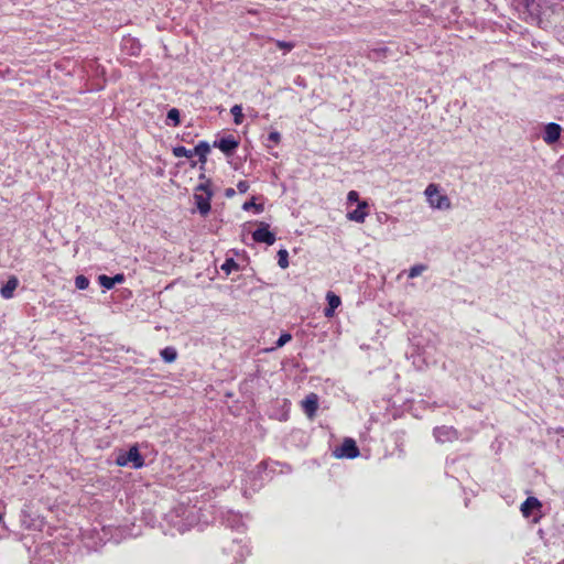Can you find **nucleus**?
<instances>
[{
  "label": "nucleus",
  "mask_w": 564,
  "mask_h": 564,
  "mask_svg": "<svg viewBox=\"0 0 564 564\" xmlns=\"http://www.w3.org/2000/svg\"><path fill=\"white\" fill-rule=\"evenodd\" d=\"M424 195L432 209L448 210L452 208L449 197L441 192L437 184H429L424 191Z\"/></svg>",
  "instance_id": "f257e3e1"
},
{
  "label": "nucleus",
  "mask_w": 564,
  "mask_h": 564,
  "mask_svg": "<svg viewBox=\"0 0 564 564\" xmlns=\"http://www.w3.org/2000/svg\"><path fill=\"white\" fill-rule=\"evenodd\" d=\"M116 463L119 466H127L132 464L134 468H141L144 465V460L139 453L137 445L130 447L128 452L119 454Z\"/></svg>",
  "instance_id": "f03ea898"
},
{
  "label": "nucleus",
  "mask_w": 564,
  "mask_h": 564,
  "mask_svg": "<svg viewBox=\"0 0 564 564\" xmlns=\"http://www.w3.org/2000/svg\"><path fill=\"white\" fill-rule=\"evenodd\" d=\"M334 454L338 458H356L359 455V449L354 440L346 438L341 446L335 449Z\"/></svg>",
  "instance_id": "7ed1b4c3"
},
{
  "label": "nucleus",
  "mask_w": 564,
  "mask_h": 564,
  "mask_svg": "<svg viewBox=\"0 0 564 564\" xmlns=\"http://www.w3.org/2000/svg\"><path fill=\"white\" fill-rule=\"evenodd\" d=\"M254 241L264 242L272 246L275 242V236L269 230L267 224H261L260 227L252 234Z\"/></svg>",
  "instance_id": "20e7f679"
},
{
  "label": "nucleus",
  "mask_w": 564,
  "mask_h": 564,
  "mask_svg": "<svg viewBox=\"0 0 564 564\" xmlns=\"http://www.w3.org/2000/svg\"><path fill=\"white\" fill-rule=\"evenodd\" d=\"M562 128L560 124L551 122L545 126L543 140L547 144L555 143L561 137Z\"/></svg>",
  "instance_id": "39448f33"
},
{
  "label": "nucleus",
  "mask_w": 564,
  "mask_h": 564,
  "mask_svg": "<svg viewBox=\"0 0 564 564\" xmlns=\"http://www.w3.org/2000/svg\"><path fill=\"white\" fill-rule=\"evenodd\" d=\"M212 196V192H207V194L195 193L194 195L197 209L203 216L207 215L210 210Z\"/></svg>",
  "instance_id": "423d86ee"
},
{
  "label": "nucleus",
  "mask_w": 564,
  "mask_h": 564,
  "mask_svg": "<svg viewBox=\"0 0 564 564\" xmlns=\"http://www.w3.org/2000/svg\"><path fill=\"white\" fill-rule=\"evenodd\" d=\"M434 436L437 442H451L457 437L456 431L449 426H441L434 430Z\"/></svg>",
  "instance_id": "0eeeda50"
},
{
  "label": "nucleus",
  "mask_w": 564,
  "mask_h": 564,
  "mask_svg": "<svg viewBox=\"0 0 564 564\" xmlns=\"http://www.w3.org/2000/svg\"><path fill=\"white\" fill-rule=\"evenodd\" d=\"M302 406L306 415L312 419L318 409V397L315 393H310L303 401Z\"/></svg>",
  "instance_id": "6e6552de"
},
{
  "label": "nucleus",
  "mask_w": 564,
  "mask_h": 564,
  "mask_svg": "<svg viewBox=\"0 0 564 564\" xmlns=\"http://www.w3.org/2000/svg\"><path fill=\"white\" fill-rule=\"evenodd\" d=\"M368 207V203L366 200L358 202V206L355 210L349 212L347 214V218L349 220L362 224L367 217L366 208Z\"/></svg>",
  "instance_id": "1a4fd4ad"
},
{
  "label": "nucleus",
  "mask_w": 564,
  "mask_h": 564,
  "mask_svg": "<svg viewBox=\"0 0 564 564\" xmlns=\"http://www.w3.org/2000/svg\"><path fill=\"white\" fill-rule=\"evenodd\" d=\"M18 286L19 279L15 275H11L7 283L0 289V295L6 300H10L13 297Z\"/></svg>",
  "instance_id": "9d476101"
},
{
  "label": "nucleus",
  "mask_w": 564,
  "mask_h": 564,
  "mask_svg": "<svg viewBox=\"0 0 564 564\" xmlns=\"http://www.w3.org/2000/svg\"><path fill=\"white\" fill-rule=\"evenodd\" d=\"M215 145L219 148L225 154L229 155L236 150L238 142L234 138L229 137L223 138L218 142H215Z\"/></svg>",
  "instance_id": "9b49d317"
},
{
  "label": "nucleus",
  "mask_w": 564,
  "mask_h": 564,
  "mask_svg": "<svg viewBox=\"0 0 564 564\" xmlns=\"http://www.w3.org/2000/svg\"><path fill=\"white\" fill-rule=\"evenodd\" d=\"M541 507L540 501L534 497H529L521 506V511L524 517H529L534 509Z\"/></svg>",
  "instance_id": "f8f14e48"
},
{
  "label": "nucleus",
  "mask_w": 564,
  "mask_h": 564,
  "mask_svg": "<svg viewBox=\"0 0 564 564\" xmlns=\"http://www.w3.org/2000/svg\"><path fill=\"white\" fill-rule=\"evenodd\" d=\"M210 151V147L207 142L202 141L193 149V156L198 155L202 163L206 162V156Z\"/></svg>",
  "instance_id": "ddd939ff"
},
{
  "label": "nucleus",
  "mask_w": 564,
  "mask_h": 564,
  "mask_svg": "<svg viewBox=\"0 0 564 564\" xmlns=\"http://www.w3.org/2000/svg\"><path fill=\"white\" fill-rule=\"evenodd\" d=\"M161 357L165 362H173L177 357V352L173 347H165L161 350Z\"/></svg>",
  "instance_id": "4468645a"
},
{
  "label": "nucleus",
  "mask_w": 564,
  "mask_h": 564,
  "mask_svg": "<svg viewBox=\"0 0 564 564\" xmlns=\"http://www.w3.org/2000/svg\"><path fill=\"white\" fill-rule=\"evenodd\" d=\"M278 264L282 269H286L289 267V252L285 249L279 250Z\"/></svg>",
  "instance_id": "2eb2a0df"
},
{
  "label": "nucleus",
  "mask_w": 564,
  "mask_h": 564,
  "mask_svg": "<svg viewBox=\"0 0 564 564\" xmlns=\"http://www.w3.org/2000/svg\"><path fill=\"white\" fill-rule=\"evenodd\" d=\"M173 154L176 158H193V150L186 149L185 147H175Z\"/></svg>",
  "instance_id": "dca6fc26"
},
{
  "label": "nucleus",
  "mask_w": 564,
  "mask_h": 564,
  "mask_svg": "<svg viewBox=\"0 0 564 564\" xmlns=\"http://www.w3.org/2000/svg\"><path fill=\"white\" fill-rule=\"evenodd\" d=\"M326 300H327L328 306L334 310H336L341 304L340 297L337 296L333 292H327Z\"/></svg>",
  "instance_id": "f3484780"
},
{
  "label": "nucleus",
  "mask_w": 564,
  "mask_h": 564,
  "mask_svg": "<svg viewBox=\"0 0 564 564\" xmlns=\"http://www.w3.org/2000/svg\"><path fill=\"white\" fill-rule=\"evenodd\" d=\"M238 269V264L235 262L234 259H227L223 265H221V270L228 275L230 274L232 271H236Z\"/></svg>",
  "instance_id": "a211bd4d"
},
{
  "label": "nucleus",
  "mask_w": 564,
  "mask_h": 564,
  "mask_svg": "<svg viewBox=\"0 0 564 564\" xmlns=\"http://www.w3.org/2000/svg\"><path fill=\"white\" fill-rule=\"evenodd\" d=\"M231 113L234 116V121L236 124H240L242 122V119H243V115H242V108L240 105H235L232 108H231Z\"/></svg>",
  "instance_id": "6ab92c4d"
},
{
  "label": "nucleus",
  "mask_w": 564,
  "mask_h": 564,
  "mask_svg": "<svg viewBox=\"0 0 564 564\" xmlns=\"http://www.w3.org/2000/svg\"><path fill=\"white\" fill-rule=\"evenodd\" d=\"M426 265L424 264H416V265H413L410 270H409V278L411 279H414L419 275H421L425 270H426Z\"/></svg>",
  "instance_id": "aec40b11"
},
{
  "label": "nucleus",
  "mask_w": 564,
  "mask_h": 564,
  "mask_svg": "<svg viewBox=\"0 0 564 564\" xmlns=\"http://www.w3.org/2000/svg\"><path fill=\"white\" fill-rule=\"evenodd\" d=\"M98 282L106 290H110V289H112L115 286L113 283H112L111 276H108V275H105V274H101V275L98 276Z\"/></svg>",
  "instance_id": "412c9836"
},
{
  "label": "nucleus",
  "mask_w": 564,
  "mask_h": 564,
  "mask_svg": "<svg viewBox=\"0 0 564 564\" xmlns=\"http://www.w3.org/2000/svg\"><path fill=\"white\" fill-rule=\"evenodd\" d=\"M89 285V280L85 275H77L75 278V286L78 290H86Z\"/></svg>",
  "instance_id": "4be33fe9"
},
{
  "label": "nucleus",
  "mask_w": 564,
  "mask_h": 564,
  "mask_svg": "<svg viewBox=\"0 0 564 564\" xmlns=\"http://www.w3.org/2000/svg\"><path fill=\"white\" fill-rule=\"evenodd\" d=\"M167 120L173 122V126H177L180 123V112L176 108H172L167 112Z\"/></svg>",
  "instance_id": "5701e85b"
},
{
  "label": "nucleus",
  "mask_w": 564,
  "mask_h": 564,
  "mask_svg": "<svg viewBox=\"0 0 564 564\" xmlns=\"http://www.w3.org/2000/svg\"><path fill=\"white\" fill-rule=\"evenodd\" d=\"M292 339V336L288 333L282 334L280 338L276 341V347H283L285 344H288Z\"/></svg>",
  "instance_id": "b1692460"
},
{
  "label": "nucleus",
  "mask_w": 564,
  "mask_h": 564,
  "mask_svg": "<svg viewBox=\"0 0 564 564\" xmlns=\"http://www.w3.org/2000/svg\"><path fill=\"white\" fill-rule=\"evenodd\" d=\"M254 207L257 209V212H261L262 210V206L261 205H257L253 200H250V202H246L242 206V208L245 210H248L250 208Z\"/></svg>",
  "instance_id": "393cba45"
},
{
  "label": "nucleus",
  "mask_w": 564,
  "mask_h": 564,
  "mask_svg": "<svg viewBox=\"0 0 564 564\" xmlns=\"http://www.w3.org/2000/svg\"><path fill=\"white\" fill-rule=\"evenodd\" d=\"M276 46L281 50H284V51H291L293 48V44L290 43V42H284V41H278L276 42Z\"/></svg>",
  "instance_id": "a878e982"
},
{
  "label": "nucleus",
  "mask_w": 564,
  "mask_h": 564,
  "mask_svg": "<svg viewBox=\"0 0 564 564\" xmlns=\"http://www.w3.org/2000/svg\"><path fill=\"white\" fill-rule=\"evenodd\" d=\"M347 200L349 203L360 202L359 200V194L356 191H350L347 195Z\"/></svg>",
  "instance_id": "bb28decb"
},
{
  "label": "nucleus",
  "mask_w": 564,
  "mask_h": 564,
  "mask_svg": "<svg viewBox=\"0 0 564 564\" xmlns=\"http://www.w3.org/2000/svg\"><path fill=\"white\" fill-rule=\"evenodd\" d=\"M268 138L270 141L278 144L281 140V134L278 131H272V132H270Z\"/></svg>",
  "instance_id": "cd10ccee"
},
{
  "label": "nucleus",
  "mask_w": 564,
  "mask_h": 564,
  "mask_svg": "<svg viewBox=\"0 0 564 564\" xmlns=\"http://www.w3.org/2000/svg\"><path fill=\"white\" fill-rule=\"evenodd\" d=\"M207 192H210L208 183L199 184V185L196 187V193H199V194H207Z\"/></svg>",
  "instance_id": "c85d7f7f"
},
{
  "label": "nucleus",
  "mask_w": 564,
  "mask_h": 564,
  "mask_svg": "<svg viewBox=\"0 0 564 564\" xmlns=\"http://www.w3.org/2000/svg\"><path fill=\"white\" fill-rule=\"evenodd\" d=\"M237 189H238L240 193H246V192L249 189V184H248V182H246V181H240V182L237 184Z\"/></svg>",
  "instance_id": "c756f323"
},
{
  "label": "nucleus",
  "mask_w": 564,
  "mask_h": 564,
  "mask_svg": "<svg viewBox=\"0 0 564 564\" xmlns=\"http://www.w3.org/2000/svg\"><path fill=\"white\" fill-rule=\"evenodd\" d=\"M113 285L117 283L120 284L124 281V275L122 273H118L115 276H111Z\"/></svg>",
  "instance_id": "7c9ffc66"
},
{
  "label": "nucleus",
  "mask_w": 564,
  "mask_h": 564,
  "mask_svg": "<svg viewBox=\"0 0 564 564\" xmlns=\"http://www.w3.org/2000/svg\"><path fill=\"white\" fill-rule=\"evenodd\" d=\"M334 313H335V310L327 306L325 310H324V315L327 317V318H330L334 316Z\"/></svg>",
  "instance_id": "2f4dec72"
},
{
  "label": "nucleus",
  "mask_w": 564,
  "mask_h": 564,
  "mask_svg": "<svg viewBox=\"0 0 564 564\" xmlns=\"http://www.w3.org/2000/svg\"><path fill=\"white\" fill-rule=\"evenodd\" d=\"M234 194H235V189H232V188H228V189L226 191V195H227L228 197H231Z\"/></svg>",
  "instance_id": "473e14b6"
},
{
  "label": "nucleus",
  "mask_w": 564,
  "mask_h": 564,
  "mask_svg": "<svg viewBox=\"0 0 564 564\" xmlns=\"http://www.w3.org/2000/svg\"><path fill=\"white\" fill-rule=\"evenodd\" d=\"M558 564H564V561H562V562H561V563H558Z\"/></svg>",
  "instance_id": "72a5a7b5"
}]
</instances>
